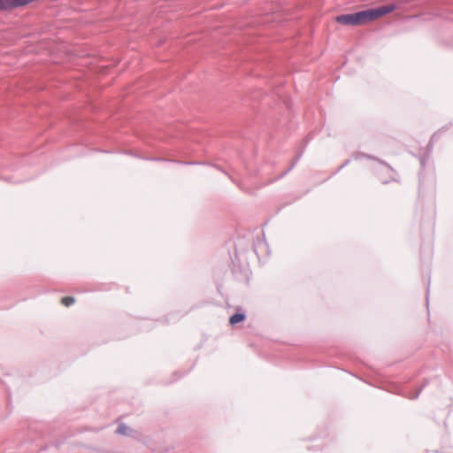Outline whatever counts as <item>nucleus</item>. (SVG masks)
Masks as SVG:
<instances>
[{"label":"nucleus","instance_id":"nucleus-1","mask_svg":"<svg viewBox=\"0 0 453 453\" xmlns=\"http://www.w3.org/2000/svg\"><path fill=\"white\" fill-rule=\"evenodd\" d=\"M394 10V5L380 6L356 13L339 15L335 18V21L344 26H362L390 13Z\"/></svg>","mask_w":453,"mask_h":453},{"label":"nucleus","instance_id":"nucleus-2","mask_svg":"<svg viewBox=\"0 0 453 453\" xmlns=\"http://www.w3.org/2000/svg\"><path fill=\"white\" fill-rule=\"evenodd\" d=\"M244 319H245L244 314L236 313L230 317L229 322H230V324L234 325V324L243 321Z\"/></svg>","mask_w":453,"mask_h":453},{"label":"nucleus","instance_id":"nucleus-3","mask_svg":"<svg viewBox=\"0 0 453 453\" xmlns=\"http://www.w3.org/2000/svg\"><path fill=\"white\" fill-rule=\"evenodd\" d=\"M130 431V428L125 424H120L117 428V433L123 435H128Z\"/></svg>","mask_w":453,"mask_h":453},{"label":"nucleus","instance_id":"nucleus-4","mask_svg":"<svg viewBox=\"0 0 453 453\" xmlns=\"http://www.w3.org/2000/svg\"><path fill=\"white\" fill-rule=\"evenodd\" d=\"M75 303V299L73 296H65L61 299V303L66 307L71 306Z\"/></svg>","mask_w":453,"mask_h":453},{"label":"nucleus","instance_id":"nucleus-5","mask_svg":"<svg viewBox=\"0 0 453 453\" xmlns=\"http://www.w3.org/2000/svg\"><path fill=\"white\" fill-rule=\"evenodd\" d=\"M8 8V0H0V10H7Z\"/></svg>","mask_w":453,"mask_h":453}]
</instances>
